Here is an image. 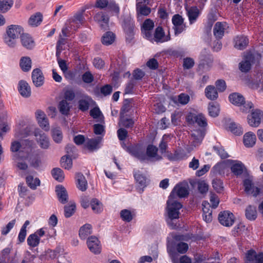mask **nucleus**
Instances as JSON below:
<instances>
[{
    "label": "nucleus",
    "instance_id": "4468645a",
    "mask_svg": "<svg viewBox=\"0 0 263 263\" xmlns=\"http://www.w3.org/2000/svg\"><path fill=\"white\" fill-rule=\"evenodd\" d=\"M154 26V22L150 18H146L141 26V32L144 34V37L150 41H152V31Z\"/></svg>",
    "mask_w": 263,
    "mask_h": 263
},
{
    "label": "nucleus",
    "instance_id": "a878e982",
    "mask_svg": "<svg viewBox=\"0 0 263 263\" xmlns=\"http://www.w3.org/2000/svg\"><path fill=\"white\" fill-rule=\"evenodd\" d=\"M17 88L19 93L22 97L28 98L31 96V88L26 81L20 80L18 82Z\"/></svg>",
    "mask_w": 263,
    "mask_h": 263
},
{
    "label": "nucleus",
    "instance_id": "13d9d810",
    "mask_svg": "<svg viewBox=\"0 0 263 263\" xmlns=\"http://www.w3.org/2000/svg\"><path fill=\"white\" fill-rule=\"evenodd\" d=\"M13 5V0H0V10L3 12L10 9Z\"/></svg>",
    "mask_w": 263,
    "mask_h": 263
},
{
    "label": "nucleus",
    "instance_id": "1a4fd4ad",
    "mask_svg": "<svg viewBox=\"0 0 263 263\" xmlns=\"http://www.w3.org/2000/svg\"><path fill=\"white\" fill-rule=\"evenodd\" d=\"M158 148L153 144H149L144 151V162L159 161L163 159L162 156L158 154Z\"/></svg>",
    "mask_w": 263,
    "mask_h": 263
},
{
    "label": "nucleus",
    "instance_id": "423d86ee",
    "mask_svg": "<svg viewBox=\"0 0 263 263\" xmlns=\"http://www.w3.org/2000/svg\"><path fill=\"white\" fill-rule=\"evenodd\" d=\"M122 147L131 156L138 159L141 162H144V147L142 143H138L128 146L124 144Z\"/></svg>",
    "mask_w": 263,
    "mask_h": 263
},
{
    "label": "nucleus",
    "instance_id": "09e8293b",
    "mask_svg": "<svg viewBox=\"0 0 263 263\" xmlns=\"http://www.w3.org/2000/svg\"><path fill=\"white\" fill-rule=\"evenodd\" d=\"M60 163L61 166L62 167L68 170L71 168L72 165V160L71 157L68 155L61 157Z\"/></svg>",
    "mask_w": 263,
    "mask_h": 263
},
{
    "label": "nucleus",
    "instance_id": "a211bd4d",
    "mask_svg": "<svg viewBox=\"0 0 263 263\" xmlns=\"http://www.w3.org/2000/svg\"><path fill=\"white\" fill-rule=\"evenodd\" d=\"M31 79L33 84L36 87L42 86L44 83L45 78L41 69H34L31 73Z\"/></svg>",
    "mask_w": 263,
    "mask_h": 263
},
{
    "label": "nucleus",
    "instance_id": "3c124183",
    "mask_svg": "<svg viewBox=\"0 0 263 263\" xmlns=\"http://www.w3.org/2000/svg\"><path fill=\"white\" fill-rule=\"evenodd\" d=\"M27 241L28 246L34 248L37 247L39 245L40 238L36 233H33L28 237Z\"/></svg>",
    "mask_w": 263,
    "mask_h": 263
},
{
    "label": "nucleus",
    "instance_id": "f704fd0d",
    "mask_svg": "<svg viewBox=\"0 0 263 263\" xmlns=\"http://www.w3.org/2000/svg\"><path fill=\"white\" fill-rule=\"evenodd\" d=\"M84 98L80 99L78 102V108L83 112L88 110L90 106V101H92V99L87 95H85Z\"/></svg>",
    "mask_w": 263,
    "mask_h": 263
},
{
    "label": "nucleus",
    "instance_id": "e2e57ef3",
    "mask_svg": "<svg viewBox=\"0 0 263 263\" xmlns=\"http://www.w3.org/2000/svg\"><path fill=\"white\" fill-rule=\"evenodd\" d=\"M108 10L112 12L116 15H119L120 12V8L119 5L116 4V2L114 0H110L108 1V5L107 6Z\"/></svg>",
    "mask_w": 263,
    "mask_h": 263
},
{
    "label": "nucleus",
    "instance_id": "bb28decb",
    "mask_svg": "<svg viewBox=\"0 0 263 263\" xmlns=\"http://www.w3.org/2000/svg\"><path fill=\"white\" fill-rule=\"evenodd\" d=\"M55 191L58 200L61 203L65 204L68 202V194L66 189L62 185H57Z\"/></svg>",
    "mask_w": 263,
    "mask_h": 263
},
{
    "label": "nucleus",
    "instance_id": "a19ab883",
    "mask_svg": "<svg viewBox=\"0 0 263 263\" xmlns=\"http://www.w3.org/2000/svg\"><path fill=\"white\" fill-rule=\"evenodd\" d=\"M20 66L22 70L24 72H27L31 69V60L28 57L21 58L20 62Z\"/></svg>",
    "mask_w": 263,
    "mask_h": 263
},
{
    "label": "nucleus",
    "instance_id": "338daca9",
    "mask_svg": "<svg viewBox=\"0 0 263 263\" xmlns=\"http://www.w3.org/2000/svg\"><path fill=\"white\" fill-rule=\"evenodd\" d=\"M145 72L140 68H136L133 71V79L135 81H140L145 76Z\"/></svg>",
    "mask_w": 263,
    "mask_h": 263
},
{
    "label": "nucleus",
    "instance_id": "c03bdc74",
    "mask_svg": "<svg viewBox=\"0 0 263 263\" xmlns=\"http://www.w3.org/2000/svg\"><path fill=\"white\" fill-rule=\"evenodd\" d=\"M229 129L235 136H240L243 133L241 126L235 122H231L229 124Z\"/></svg>",
    "mask_w": 263,
    "mask_h": 263
},
{
    "label": "nucleus",
    "instance_id": "c85d7f7f",
    "mask_svg": "<svg viewBox=\"0 0 263 263\" xmlns=\"http://www.w3.org/2000/svg\"><path fill=\"white\" fill-rule=\"evenodd\" d=\"M226 23L218 22L216 23L213 28V34L216 39H221L224 33Z\"/></svg>",
    "mask_w": 263,
    "mask_h": 263
},
{
    "label": "nucleus",
    "instance_id": "bf43d9fd",
    "mask_svg": "<svg viewBox=\"0 0 263 263\" xmlns=\"http://www.w3.org/2000/svg\"><path fill=\"white\" fill-rule=\"evenodd\" d=\"M136 85V82L133 79H130L125 85L124 89L125 95H130L134 93V90Z\"/></svg>",
    "mask_w": 263,
    "mask_h": 263
},
{
    "label": "nucleus",
    "instance_id": "2eb2a0df",
    "mask_svg": "<svg viewBox=\"0 0 263 263\" xmlns=\"http://www.w3.org/2000/svg\"><path fill=\"white\" fill-rule=\"evenodd\" d=\"M243 185L245 188V192L247 194H252L254 197H256L261 193V189L255 186L251 180L245 179L243 181Z\"/></svg>",
    "mask_w": 263,
    "mask_h": 263
},
{
    "label": "nucleus",
    "instance_id": "de8ad7c7",
    "mask_svg": "<svg viewBox=\"0 0 263 263\" xmlns=\"http://www.w3.org/2000/svg\"><path fill=\"white\" fill-rule=\"evenodd\" d=\"M172 100L175 103H178L182 105H185L190 101V97L189 95L186 93H181L178 96L177 99L174 98Z\"/></svg>",
    "mask_w": 263,
    "mask_h": 263
},
{
    "label": "nucleus",
    "instance_id": "7c9ffc66",
    "mask_svg": "<svg viewBox=\"0 0 263 263\" xmlns=\"http://www.w3.org/2000/svg\"><path fill=\"white\" fill-rule=\"evenodd\" d=\"M51 135L53 141L57 144L61 143L63 139L62 131L60 127L52 128Z\"/></svg>",
    "mask_w": 263,
    "mask_h": 263
},
{
    "label": "nucleus",
    "instance_id": "412c9836",
    "mask_svg": "<svg viewBox=\"0 0 263 263\" xmlns=\"http://www.w3.org/2000/svg\"><path fill=\"white\" fill-rule=\"evenodd\" d=\"M93 19L99 24L102 29L106 30L108 29L109 17L102 12L97 13L95 15Z\"/></svg>",
    "mask_w": 263,
    "mask_h": 263
},
{
    "label": "nucleus",
    "instance_id": "ddd939ff",
    "mask_svg": "<svg viewBox=\"0 0 263 263\" xmlns=\"http://www.w3.org/2000/svg\"><path fill=\"white\" fill-rule=\"evenodd\" d=\"M218 218L219 223L221 225L227 227L232 226L235 220L233 214L228 211L220 212L218 214Z\"/></svg>",
    "mask_w": 263,
    "mask_h": 263
},
{
    "label": "nucleus",
    "instance_id": "f257e3e1",
    "mask_svg": "<svg viewBox=\"0 0 263 263\" xmlns=\"http://www.w3.org/2000/svg\"><path fill=\"white\" fill-rule=\"evenodd\" d=\"M120 24L125 34L126 41L130 43L135 34V24L134 18L129 13H123L121 16Z\"/></svg>",
    "mask_w": 263,
    "mask_h": 263
},
{
    "label": "nucleus",
    "instance_id": "c756f323",
    "mask_svg": "<svg viewBox=\"0 0 263 263\" xmlns=\"http://www.w3.org/2000/svg\"><path fill=\"white\" fill-rule=\"evenodd\" d=\"M256 135L252 132L246 133L243 138V142L247 147H252L256 143Z\"/></svg>",
    "mask_w": 263,
    "mask_h": 263
},
{
    "label": "nucleus",
    "instance_id": "c9c22d12",
    "mask_svg": "<svg viewBox=\"0 0 263 263\" xmlns=\"http://www.w3.org/2000/svg\"><path fill=\"white\" fill-rule=\"evenodd\" d=\"M77 186L81 191H85L87 189V181L82 173L77 174Z\"/></svg>",
    "mask_w": 263,
    "mask_h": 263
},
{
    "label": "nucleus",
    "instance_id": "f03ea898",
    "mask_svg": "<svg viewBox=\"0 0 263 263\" xmlns=\"http://www.w3.org/2000/svg\"><path fill=\"white\" fill-rule=\"evenodd\" d=\"M24 32L23 28L17 25L8 26L6 30V34L4 36L5 43L9 47H15L17 39Z\"/></svg>",
    "mask_w": 263,
    "mask_h": 263
},
{
    "label": "nucleus",
    "instance_id": "ea45409f",
    "mask_svg": "<svg viewBox=\"0 0 263 263\" xmlns=\"http://www.w3.org/2000/svg\"><path fill=\"white\" fill-rule=\"evenodd\" d=\"M43 21V15L41 12H36L32 15L28 20L29 25L31 26H38Z\"/></svg>",
    "mask_w": 263,
    "mask_h": 263
},
{
    "label": "nucleus",
    "instance_id": "393cba45",
    "mask_svg": "<svg viewBox=\"0 0 263 263\" xmlns=\"http://www.w3.org/2000/svg\"><path fill=\"white\" fill-rule=\"evenodd\" d=\"M249 39L247 36L241 35L236 36L234 39V47L238 50L245 49L249 44Z\"/></svg>",
    "mask_w": 263,
    "mask_h": 263
},
{
    "label": "nucleus",
    "instance_id": "49530a36",
    "mask_svg": "<svg viewBox=\"0 0 263 263\" xmlns=\"http://www.w3.org/2000/svg\"><path fill=\"white\" fill-rule=\"evenodd\" d=\"M90 205L92 211L96 213H100L103 211V204L97 198H92L90 202Z\"/></svg>",
    "mask_w": 263,
    "mask_h": 263
},
{
    "label": "nucleus",
    "instance_id": "8fccbe9b",
    "mask_svg": "<svg viewBox=\"0 0 263 263\" xmlns=\"http://www.w3.org/2000/svg\"><path fill=\"white\" fill-rule=\"evenodd\" d=\"M213 149L221 159H224L229 157L228 153L220 144L213 146Z\"/></svg>",
    "mask_w": 263,
    "mask_h": 263
},
{
    "label": "nucleus",
    "instance_id": "f3484780",
    "mask_svg": "<svg viewBox=\"0 0 263 263\" xmlns=\"http://www.w3.org/2000/svg\"><path fill=\"white\" fill-rule=\"evenodd\" d=\"M34 136L36 137L37 142L42 149H48L50 145L49 139L47 135L43 131L35 130Z\"/></svg>",
    "mask_w": 263,
    "mask_h": 263
},
{
    "label": "nucleus",
    "instance_id": "39448f33",
    "mask_svg": "<svg viewBox=\"0 0 263 263\" xmlns=\"http://www.w3.org/2000/svg\"><path fill=\"white\" fill-rule=\"evenodd\" d=\"M189 195V186L185 181L180 182L174 187L168 197V203L175 200L176 197L183 198Z\"/></svg>",
    "mask_w": 263,
    "mask_h": 263
},
{
    "label": "nucleus",
    "instance_id": "37998d69",
    "mask_svg": "<svg viewBox=\"0 0 263 263\" xmlns=\"http://www.w3.org/2000/svg\"><path fill=\"white\" fill-rule=\"evenodd\" d=\"M70 106L69 103L66 100H62L59 102L58 104V109L60 113L63 115H68L70 110Z\"/></svg>",
    "mask_w": 263,
    "mask_h": 263
},
{
    "label": "nucleus",
    "instance_id": "603ef678",
    "mask_svg": "<svg viewBox=\"0 0 263 263\" xmlns=\"http://www.w3.org/2000/svg\"><path fill=\"white\" fill-rule=\"evenodd\" d=\"M53 178L59 182H62L64 178L63 171L59 167L53 168L51 171Z\"/></svg>",
    "mask_w": 263,
    "mask_h": 263
},
{
    "label": "nucleus",
    "instance_id": "9b49d317",
    "mask_svg": "<svg viewBox=\"0 0 263 263\" xmlns=\"http://www.w3.org/2000/svg\"><path fill=\"white\" fill-rule=\"evenodd\" d=\"M199 68H204L212 66L213 62V57L210 51L206 49H203L200 53L199 57Z\"/></svg>",
    "mask_w": 263,
    "mask_h": 263
},
{
    "label": "nucleus",
    "instance_id": "864d4df0",
    "mask_svg": "<svg viewBox=\"0 0 263 263\" xmlns=\"http://www.w3.org/2000/svg\"><path fill=\"white\" fill-rule=\"evenodd\" d=\"M120 216L123 221L127 222H130L134 217L131 211L128 209L122 210L120 212Z\"/></svg>",
    "mask_w": 263,
    "mask_h": 263
},
{
    "label": "nucleus",
    "instance_id": "473e14b6",
    "mask_svg": "<svg viewBox=\"0 0 263 263\" xmlns=\"http://www.w3.org/2000/svg\"><path fill=\"white\" fill-rule=\"evenodd\" d=\"M136 10L138 19H139L140 16H147L151 12V8L145 5H142V3H140L136 4Z\"/></svg>",
    "mask_w": 263,
    "mask_h": 263
},
{
    "label": "nucleus",
    "instance_id": "0eeeda50",
    "mask_svg": "<svg viewBox=\"0 0 263 263\" xmlns=\"http://www.w3.org/2000/svg\"><path fill=\"white\" fill-rule=\"evenodd\" d=\"M133 176L135 180L136 189L137 192L142 194L149 182L146 175L140 171H134Z\"/></svg>",
    "mask_w": 263,
    "mask_h": 263
},
{
    "label": "nucleus",
    "instance_id": "b1692460",
    "mask_svg": "<svg viewBox=\"0 0 263 263\" xmlns=\"http://www.w3.org/2000/svg\"><path fill=\"white\" fill-rule=\"evenodd\" d=\"M20 37L21 44L24 48L28 50H31L34 47L35 42L30 34L24 33L23 32Z\"/></svg>",
    "mask_w": 263,
    "mask_h": 263
},
{
    "label": "nucleus",
    "instance_id": "4be33fe9",
    "mask_svg": "<svg viewBox=\"0 0 263 263\" xmlns=\"http://www.w3.org/2000/svg\"><path fill=\"white\" fill-rule=\"evenodd\" d=\"M186 11V15L188 17L189 24L192 25L194 24L197 20L200 14V12L197 6H193L190 8H185Z\"/></svg>",
    "mask_w": 263,
    "mask_h": 263
},
{
    "label": "nucleus",
    "instance_id": "6ab92c4d",
    "mask_svg": "<svg viewBox=\"0 0 263 263\" xmlns=\"http://www.w3.org/2000/svg\"><path fill=\"white\" fill-rule=\"evenodd\" d=\"M170 39V35L165 36V32L162 26H159L155 29L152 41L154 40L156 43H159L168 41Z\"/></svg>",
    "mask_w": 263,
    "mask_h": 263
},
{
    "label": "nucleus",
    "instance_id": "72a5a7b5",
    "mask_svg": "<svg viewBox=\"0 0 263 263\" xmlns=\"http://www.w3.org/2000/svg\"><path fill=\"white\" fill-rule=\"evenodd\" d=\"M246 218L250 221L255 220L257 217L256 208L254 205H249L245 210Z\"/></svg>",
    "mask_w": 263,
    "mask_h": 263
},
{
    "label": "nucleus",
    "instance_id": "f8f14e48",
    "mask_svg": "<svg viewBox=\"0 0 263 263\" xmlns=\"http://www.w3.org/2000/svg\"><path fill=\"white\" fill-rule=\"evenodd\" d=\"M263 118V111L259 109H252L247 117L248 123L252 127H258Z\"/></svg>",
    "mask_w": 263,
    "mask_h": 263
},
{
    "label": "nucleus",
    "instance_id": "2f4dec72",
    "mask_svg": "<svg viewBox=\"0 0 263 263\" xmlns=\"http://www.w3.org/2000/svg\"><path fill=\"white\" fill-rule=\"evenodd\" d=\"M206 97L210 100H215L218 97L217 89L213 85H208L204 90Z\"/></svg>",
    "mask_w": 263,
    "mask_h": 263
},
{
    "label": "nucleus",
    "instance_id": "dca6fc26",
    "mask_svg": "<svg viewBox=\"0 0 263 263\" xmlns=\"http://www.w3.org/2000/svg\"><path fill=\"white\" fill-rule=\"evenodd\" d=\"M87 247L92 253L99 254L101 253V245L98 238L94 236L88 237L87 240Z\"/></svg>",
    "mask_w": 263,
    "mask_h": 263
},
{
    "label": "nucleus",
    "instance_id": "0e129e2a",
    "mask_svg": "<svg viewBox=\"0 0 263 263\" xmlns=\"http://www.w3.org/2000/svg\"><path fill=\"white\" fill-rule=\"evenodd\" d=\"M194 65L195 61L193 58L186 57L183 59L182 66L184 69H190L194 67Z\"/></svg>",
    "mask_w": 263,
    "mask_h": 263
},
{
    "label": "nucleus",
    "instance_id": "052dcab7",
    "mask_svg": "<svg viewBox=\"0 0 263 263\" xmlns=\"http://www.w3.org/2000/svg\"><path fill=\"white\" fill-rule=\"evenodd\" d=\"M258 253H257L256 252L252 249L247 251L246 254V259L250 262L255 261L256 262L258 259Z\"/></svg>",
    "mask_w": 263,
    "mask_h": 263
},
{
    "label": "nucleus",
    "instance_id": "6e6d98bb",
    "mask_svg": "<svg viewBox=\"0 0 263 263\" xmlns=\"http://www.w3.org/2000/svg\"><path fill=\"white\" fill-rule=\"evenodd\" d=\"M173 257L171 258L172 263H192L191 258L186 255H184L178 258V256H176L175 253H173Z\"/></svg>",
    "mask_w": 263,
    "mask_h": 263
},
{
    "label": "nucleus",
    "instance_id": "774afa93",
    "mask_svg": "<svg viewBox=\"0 0 263 263\" xmlns=\"http://www.w3.org/2000/svg\"><path fill=\"white\" fill-rule=\"evenodd\" d=\"M93 133L96 135L104 136L105 133V126L101 124H95L93 126Z\"/></svg>",
    "mask_w": 263,
    "mask_h": 263
},
{
    "label": "nucleus",
    "instance_id": "69168bd1",
    "mask_svg": "<svg viewBox=\"0 0 263 263\" xmlns=\"http://www.w3.org/2000/svg\"><path fill=\"white\" fill-rule=\"evenodd\" d=\"M224 167L221 162H218L212 167L211 173L213 175H221L223 173Z\"/></svg>",
    "mask_w": 263,
    "mask_h": 263
},
{
    "label": "nucleus",
    "instance_id": "79ce46f5",
    "mask_svg": "<svg viewBox=\"0 0 263 263\" xmlns=\"http://www.w3.org/2000/svg\"><path fill=\"white\" fill-rule=\"evenodd\" d=\"M26 183L28 186L32 190H35L37 186H39L41 183L40 180L38 178L34 179L33 177L31 175H29L26 178Z\"/></svg>",
    "mask_w": 263,
    "mask_h": 263
},
{
    "label": "nucleus",
    "instance_id": "e433bc0d",
    "mask_svg": "<svg viewBox=\"0 0 263 263\" xmlns=\"http://www.w3.org/2000/svg\"><path fill=\"white\" fill-rule=\"evenodd\" d=\"M92 226L90 224L86 223L82 226L79 230V237L82 240L87 238L88 236L91 234Z\"/></svg>",
    "mask_w": 263,
    "mask_h": 263
},
{
    "label": "nucleus",
    "instance_id": "5fc2aeb1",
    "mask_svg": "<svg viewBox=\"0 0 263 263\" xmlns=\"http://www.w3.org/2000/svg\"><path fill=\"white\" fill-rule=\"evenodd\" d=\"M212 186L214 190L218 193H220L224 190L223 182L219 178H215L212 180Z\"/></svg>",
    "mask_w": 263,
    "mask_h": 263
},
{
    "label": "nucleus",
    "instance_id": "9d476101",
    "mask_svg": "<svg viewBox=\"0 0 263 263\" xmlns=\"http://www.w3.org/2000/svg\"><path fill=\"white\" fill-rule=\"evenodd\" d=\"M255 62V55L250 52H248L243 56V60L239 63V69L242 72H248Z\"/></svg>",
    "mask_w": 263,
    "mask_h": 263
},
{
    "label": "nucleus",
    "instance_id": "6e6552de",
    "mask_svg": "<svg viewBox=\"0 0 263 263\" xmlns=\"http://www.w3.org/2000/svg\"><path fill=\"white\" fill-rule=\"evenodd\" d=\"M229 161L231 163L230 170L234 175L237 177L242 175H244L245 176L249 175L248 169L241 161L235 160H230Z\"/></svg>",
    "mask_w": 263,
    "mask_h": 263
},
{
    "label": "nucleus",
    "instance_id": "7ed1b4c3",
    "mask_svg": "<svg viewBox=\"0 0 263 263\" xmlns=\"http://www.w3.org/2000/svg\"><path fill=\"white\" fill-rule=\"evenodd\" d=\"M167 218L166 222L167 224L171 227L172 229H176L177 228L176 224H174L172 221L174 219H177L179 217V210L182 208V204L175 200L170 201L168 203L167 201Z\"/></svg>",
    "mask_w": 263,
    "mask_h": 263
},
{
    "label": "nucleus",
    "instance_id": "58836bf2",
    "mask_svg": "<svg viewBox=\"0 0 263 263\" xmlns=\"http://www.w3.org/2000/svg\"><path fill=\"white\" fill-rule=\"evenodd\" d=\"M116 35L111 31H107L102 36V43L104 45H111L115 40Z\"/></svg>",
    "mask_w": 263,
    "mask_h": 263
},
{
    "label": "nucleus",
    "instance_id": "a18cd8bd",
    "mask_svg": "<svg viewBox=\"0 0 263 263\" xmlns=\"http://www.w3.org/2000/svg\"><path fill=\"white\" fill-rule=\"evenodd\" d=\"M76 205L74 202L67 204L64 207V214L66 218L71 217L76 212Z\"/></svg>",
    "mask_w": 263,
    "mask_h": 263
},
{
    "label": "nucleus",
    "instance_id": "4d7b16f0",
    "mask_svg": "<svg viewBox=\"0 0 263 263\" xmlns=\"http://www.w3.org/2000/svg\"><path fill=\"white\" fill-rule=\"evenodd\" d=\"M195 121L199 126L202 128L205 127L208 125L206 119L201 113L195 115Z\"/></svg>",
    "mask_w": 263,
    "mask_h": 263
},
{
    "label": "nucleus",
    "instance_id": "4c0bfd02",
    "mask_svg": "<svg viewBox=\"0 0 263 263\" xmlns=\"http://www.w3.org/2000/svg\"><path fill=\"white\" fill-rule=\"evenodd\" d=\"M208 111L210 116L217 117L220 112V106L217 102H210L208 105Z\"/></svg>",
    "mask_w": 263,
    "mask_h": 263
},
{
    "label": "nucleus",
    "instance_id": "cd10ccee",
    "mask_svg": "<svg viewBox=\"0 0 263 263\" xmlns=\"http://www.w3.org/2000/svg\"><path fill=\"white\" fill-rule=\"evenodd\" d=\"M229 101L237 106H241L245 103L244 97L239 93L233 92L229 96Z\"/></svg>",
    "mask_w": 263,
    "mask_h": 263
},
{
    "label": "nucleus",
    "instance_id": "5701e85b",
    "mask_svg": "<svg viewBox=\"0 0 263 263\" xmlns=\"http://www.w3.org/2000/svg\"><path fill=\"white\" fill-rule=\"evenodd\" d=\"M10 150L12 152L16 153L13 155V160H22L24 158V156L20 155L22 152H24L23 145L22 143L18 141H14L11 142Z\"/></svg>",
    "mask_w": 263,
    "mask_h": 263
},
{
    "label": "nucleus",
    "instance_id": "680f3d73",
    "mask_svg": "<svg viewBox=\"0 0 263 263\" xmlns=\"http://www.w3.org/2000/svg\"><path fill=\"white\" fill-rule=\"evenodd\" d=\"M168 137H169V135L164 134L163 136V137L159 144V148L160 152L161 154H164L167 152V148L168 147V144L166 141H164V138H167Z\"/></svg>",
    "mask_w": 263,
    "mask_h": 263
},
{
    "label": "nucleus",
    "instance_id": "20e7f679",
    "mask_svg": "<svg viewBox=\"0 0 263 263\" xmlns=\"http://www.w3.org/2000/svg\"><path fill=\"white\" fill-rule=\"evenodd\" d=\"M166 249L170 258L173 257V253L176 254V256H179L178 254H184L189 249L188 244L186 242L180 241L176 242L168 237L167 238Z\"/></svg>",
    "mask_w": 263,
    "mask_h": 263
},
{
    "label": "nucleus",
    "instance_id": "aec40b11",
    "mask_svg": "<svg viewBox=\"0 0 263 263\" xmlns=\"http://www.w3.org/2000/svg\"><path fill=\"white\" fill-rule=\"evenodd\" d=\"M103 138L101 136H98L95 138H88L85 146L90 151H97L101 147V143Z\"/></svg>",
    "mask_w": 263,
    "mask_h": 263
}]
</instances>
